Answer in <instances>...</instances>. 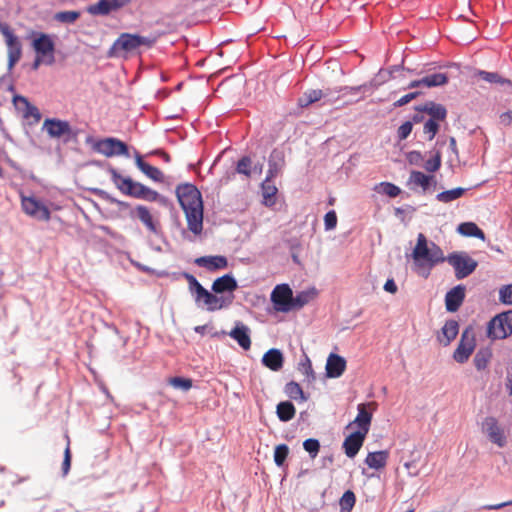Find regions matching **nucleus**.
<instances>
[{
  "label": "nucleus",
  "instance_id": "f257e3e1",
  "mask_svg": "<svg viewBox=\"0 0 512 512\" xmlns=\"http://www.w3.org/2000/svg\"><path fill=\"white\" fill-rule=\"evenodd\" d=\"M415 272L425 278L430 275L431 269L438 263L447 261L455 270V277L460 280L472 274L478 266L476 260L470 257L466 252H453L447 257L439 246L432 243L428 246L424 234L419 233L416 246L412 252Z\"/></svg>",
  "mask_w": 512,
  "mask_h": 512
},
{
  "label": "nucleus",
  "instance_id": "f03ea898",
  "mask_svg": "<svg viewBox=\"0 0 512 512\" xmlns=\"http://www.w3.org/2000/svg\"><path fill=\"white\" fill-rule=\"evenodd\" d=\"M176 195L183 209L188 229L195 235L203 230V201L200 191L193 184H181L176 188Z\"/></svg>",
  "mask_w": 512,
  "mask_h": 512
},
{
  "label": "nucleus",
  "instance_id": "7ed1b4c3",
  "mask_svg": "<svg viewBox=\"0 0 512 512\" xmlns=\"http://www.w3.org/2000/svg\"><path fill=\"white\" fill-rule=\"evenodd\" d=\"M183 276L189 284V290L194 295L195 302L203 303L208 311L221 310L233 303V296L214 295L205 289L192 274L184 273Z\"/></svg>",
  "mask_w": 512,
  "mask_h": 512
},
{
  "label": "nucleus",
  "instance_id": "20e7f679",
  "mask_svg": "<svg viewBox=\"0 0 512 512\" xmlns=\"http://www.w3.org/2000/svg\"><path fill=\"white\" fill-rule=\"evenodd\" d=\"M158 36H141L138 34L121 33L114 41L109 50L110 56H119L132 53L138 50L139 47L145 46L151 48L157 41Z\"/></svg>",
  "mask_w": 512,
  "mask_h": 512
},
{
  "label": "nucleus",
  "instance_id": "39448f33",
  "mask_svg": "<svg viewBox=\"0 0 512 512\" xmlns=\"http://www.w3.org/2000/svg\"><path fill=\"white\" fill-rule=\"evenodd\" d=\"M112 180L117 188L124 194L137 199L156 201L159 193L142 183L135 182L129 177H122L116 170L111 171Z\"/></svg>",
  "mask_w": 512,
  "mask_h": 512
},
{
  "label": "nucleus",
  "instance_id": "423d86ee",
  "mask_svg": "<svg viewBox=\"0 0 512 512\" xmlns=\"http://www.w3.org/2000/svg\"><path fill=\"white\" fill-rule=\"evenodd\" d=\"M90 142L95 152L108 158L114 156H129L127 144L117 138L108 137L100 140L87 139V143Z\"/></svg>",
  "mask_w": 512,
  "mask_h": 512
},
{
  "label": "nucleus",
  "instance_id": "0eeeda50",
  "mask_svg": "<svg viewBox=\"0 0 512 512\" xmlns=\"http://www.w3.org/2000/svg\"><path fill=\"white\" fill-rule=\"evenodd\" d=\"M0 32L5 38L8 56V70L11 71L22 57V44L20 39L6 23L0 22Z\"/></svg>",
  "mask_w": 512,
  "mask_h": 512
},
{
  "label": "nucleus",
  "instance_id": "6e6552de",
  "mask_svg": "<svg viewBox=\"0 0 512 512\" xmlns=\"http://www.w3.org/2000/svg\"><path fill=\"white\" fill-rule=\"evenodd\" d=\"M22 211L29 217L48 222L51 218V212L48 207L34 196H26L20 193Z\"/></svg>",
  "mask_w": 512,
  "mask_h": 512
},
{
  "label": "nucleus",
  "instance_id": "1a4fd4ad",
  "mask_svg": "<svg viewBox=\"0 0 512 512\" xmlns=\"http://www.w3.org/2000/svg\"><path fill=\"white\" fill-rule=\"evenodd\" d=\"M488 337L504 339L512 334V311L495 316L488 324Z\"/></svg>",
  "mask_w": 512,
  "mask_h": 512
},
{
  "label": "nucleus",
  "instance_id": "9d476101",
  "mask_svg": "<svg viewBox=\"0 0 512 512\" xmlns=\"http://www.w3.org/2000/svg\"><path fill=\"white\" fill-rule=\"evenodd\" d=\"M476 346L473 328L467 327L461 334L457 348L453 353V359L458 363H465L473 353Z\"/></svg>",
  "mask_w": 512,
  "mask_h": 512
},
{
  "label": "nucleus",
  "instance_id": "9b49d317",
  "mask_svg": "<svg viewBox=\"0 0 512 512\" xmlns=\"http://www.w3.org/2000/svg\"><path fill=\"white\" fill-rule=\"evenodd\" d=\"M482 432L493 444L502 448L507 444V436L504 428L495 417H486L482 422Z\"/></svg>",
  "mask_w": 512,
  "mask_h": 512
},
{
  "label": "nucleus",
  "instance_id": "f8f14e48",
  "mask_svg": "<svg viewBox=\"0 0 512 512\" xmlns=\"http://www.w3.org/2000/svg\"><path fill=\"white\" fill-rule=\"evenodd\" d=\"M32 47L38 56L47 59V65H53L55 62V44L51 36L45 33H39L32 41Z\"/></svg>",
  "mask_w": 512,
  "mask_h": 512
},
{
  "label": "nucleus",
  "instance_id": "ddd939ff",
  "mask_svg": "<svg viewBox=\"0 0 512 512\" xmlns=\"http://www.w3.org/2000/svg\"><path fill=\"white\" fill-rule=\"evenodd\" d=\"M271 301L277 311L287 312L292 309L293 292L289 285L279 284L271 293Z\"/></svg>",
  "mask_w": 512,
  "mask_h": 512
},
{
  "label": "nucleus",
  "instance_id": "4468645a",
  "mask_svg": "<svg viewBox=\"0 0 512 512\" xmlns=\"http://www.w3.org/2000/svg\"><path fill=\"white\" fill-rule=\"evenodd\" d=\"M133 0H99L87 8L91 15L106 16L128 6Z\"/></svg>",
  "mask_w": 512,
  "mask_h": 512
},
{
  "label": "nucleus",
  "instance_id": "2eb2a0df",
  "mask_svg": "<svg viewBox=\"0 0 512 512\" xmlns=\"http://www.w3.org/2000/svg\"><path fill=\"white\" fill-rule=\"evenodd\" d=\"M42 129L47 132L51 138H61L72 133L71 126L68 121L57 118H46L43 122Z\"/></svg>",
  "mask_w": 512,
  "mask_h": 512
},
{
  "label": "nucleus",
  "instance_id": "dca6fc26",
  "mask_svg": "<svg viewBox=\"0 0 512 512\" xmlns=\"http://www.w3.org/2000/svg\"><path fill=\"white\" fill-rule=\"evenodd\" d=\"M374 405V402L359 404L357 406L358 414L356 418L347 427L356 424L358 426L357 431L367 435L372 421V412L369 411L368 408Z\"/></svg>",
  "mask_w": 512,
  "mask_h": 512
},
{
  "label": "nucleus",
  "instance_id": "f3484780",
  "mask_svg": "<svg viewBox=\"0 0 512 512\" xmlns=\"http://www.w3.org/2000/svg\"><path fill=\"white\" fill-rule=\"evenodd\" d=\"M195 264L203 267L210 272H215L228 267V260L225 256H202L195 259Z\"/></svg>",
  "mask_w": 512,
  "mask_h": 512
},
{
  "label": "nucleus",
  "instance_id": "a211bd4d",
  "mask_svg": "<svg viewBox=\"0 0 512 512\" xmlns=\"http://www.w3.org/2000/svg\"><path fill=\"white\" fill-rule=\"evenodd\" d=\"M465 299V287L457 285L445 295V306L448 312H456Z\"/></svg>",
  "mask_w": 512,
  "mask_h": 512
},
{
  "label": "nucleus",
  "instance_id": "6ab92c4d",
  "mask_svg": "<svg viewBox=\"0 0 512 512\" xmlns=\"http://www.w3.org/2000/svg\"><path fill=\"white\" fill-rule=\"evenodd\" d=\"M238 288L236 279L231 274H225L212 283V291L216 294L230 293L229 296H233V292Z\"/></svg>",
  "mask_w": 512,
  "mask_h": 512
},
{
  "label": "nucleus",
  "instance_id": "aec40b11",
  "mask_svg": "<svg viewBox=\"0 0 512 512\" xmlns=\"http://www.w3.org/2000/svg\"><path fill=\"white\" fill-rule=\"evenodd\" d=\"M346 369V360L338 355L331 353L326 362V375L329 378L340 377Z\"/></svg>",
  "mask_w": 512,
  "mask_h": 512
},
{
  "label": "nucleus",
  "instance_id": "412c9836",
  "mask_svg": "<svg viewBox=\"0 0 512 512\" xmlns=\"http://www.w3.org/2000/svg\"><path fill=\"white\" fill-rule=\"evenodd\" d=\"M366 438V434L355 431L349 436H347L343 443V448L345 450V454L349 458H353L359 452L360 448L363 445V442Z\"/></svg>",
  "mask_w": 512,
  "mask_h": 512
},
{
  "label": "nucleus",
  "instance_id": "4be33fe9",
  "mask_svg": "<svg viewBox=\"0 0 512 512\" xmlns=\"http://www.w3.org/2000/svg\"><path fill=\"white\" fill-rule=\"evenodd\" d=\"M249 333L250 330L245 324L237 322L235 327L229 332V336L234 339L241 348L249 350L251 347V338Z\"/></svg>",
  "mask_w": 512,
  "mask_h": 512
},
{
  "label": "nucleus",
  "instance_id": "5701e85b",
  "mask_svg": "<svg viewBox=\"0 0 512 512\" xmlns=\"http://www.w3.org/2000/svg\"><path fill=\"white\" fill-rule=\"evenodd\" d=\"M135 163L136 166L139 168V170L144 173L148 178L155 182H163L164 181V175L163 173L157 168L154 167L147 162L143 160V157L136 152L135 153Z\"/></svg>",
  "mask_w": 512,
  "mask_h": 512
},
{
  "label": "nucleus",
  "instance_id": "b1692460",
  "mask_svg": "<svg viewBox=\"0 0 512 512\" xmlns=\"http://www.w3.org/2000/svg\"><path fill=\"white\" fill-rule=\"evenodd\" d=\"M283 354L280 350L272 348L262 357V363L272 371H279L283 367Z\"/></svg>",
  "mask_w": 512,
  "mask_h": 512
},
{
  "label": "nucleus",
  "instance_id": "393cba45",
  "mask_svg": "<svg viewBox=\"0 0 512 512\" xmlns=\"http://www.w3.org/2000/svg\"><path fill=\"white\" fill-rule=\"evenodd\" d=\"M420 112H425L430 116V119L442 122L446 119L447 110L442 104L427 102L422 106L417 107Z\"/></svg>",
  "mask_w": 512,
  "mask_h": 512
},
{
  "label": "nucleus",
  "instance_id": "a878e982",
  "mask_svg": "<svg viewBox=\"0 0 512 512\" xmlns=\"http://www.w3.org/2000/svg\"><path fill=\"white\" fill-rule=\"evenodd\" d=\"M389 452L386 450L370 452L366 456L365 463L369 468L379 470L386 466Z\"/></svg>",
  "mask_w": 512,
  "mask_h": 512
},
{
  "label": "nucleus",
  "instance_id": "bb28decb",
  "mask_svg": "<svg viewBox=\"0 0 512 512\" xmlns=\"http://www.w3.org/2000/svg\"><path fill=\"white\" fill-rule=\"evenodd\" d=\"M138 219L145 225L151 233H157V223L154 221L150 210L143 205H138L135 208Z\"/></svg>",
  "mask_w": 512,
  "mask_h": 512
},
{
  "label": "nucleus",
  "instance_id": "cd10ccee",
  "mask_svg": "<svg viewBox=\"0 0 512 512\" xmlns=\"http://www.w3.org/2000/svg\"><path fill=\"white\" fill-rule=\"evenodd\" d=\"M443 338L439 337V341L447 346L454 340L459 332L458 322L455 320L447 321L441 329Z\"/></svg>",
  "mask_w": 512,
  "mask_h": 512
},
{
  "label": "nucleus",
  "instance_id": "c85d7f7f",
  "mask_svg": "<svg viewBox=\"0 0 512 512\" xmlns=\"http://www.w3.org/2000/svg\"><path fill=\"white\" fill-rule=\"evenodd\" d=\"M327 93L320 89H311L303 93L298 99V105L302 108L308 107L309 105L321 100Z\"/></svg>",
  "mask_w": 512,
  "mask_h": 512
},
{
  "label": "nucleus",
  "instance_id": "c756f323",
  "mask_svg": "<svg viewBox=\"0 0 512 512\" xmlns=\"http://www.w3.org/2000/svg\"><path fill=\"white\" fill-rule=\"evenodd\" d=\"M276 414L280 421L288 422L295 417L296 409L291 402L283 401L277 405Z\"/></svg>",
  "mask_w": 512,
  "mask_h": 512
},
{
  "label": "nucleus",
  "instance_id": "7c9ffc66",
  "mask_svg": "<svg viewBox=\"0 0 512 512\" xmlns=\"http://www.w3.org/2000/svg\"><path fill=\"white\" fill-rule=\"evenodd\" d=\"M457 230L460 234L467 237H476L481 240L485 239L484 232L473 222L461 223Z\"/></svg>",
  "mask_w": 512,
  "mask_h": 512
},
{
  "label": "nucleus",
  "instance_id": "2f4dec72",
  "mask_svg": "<svg viewBox=\"0 0 512 512\" xmlns=\"http://www.w3.org/2000/svg\"><path fill=\"white\" fill-rule=\"evenodd\" d=\"M448 75L446 73H433L426 75L422 78L423 87L432 88L443 86L448 82Z\"/></svg>",
  "mask_w": 512,
  "mask_h": 512
},
{
  "label": "nucleus",
  "instance_id": "473e14b6",
  "mask_svg": "<svg viewBox=\"0 0 512 512\" xmlns=\"http://www.w3.org/2000/svg\"><path fill=\"white\" fill-rule=\"evenodd\" d=\"M492 358V352L488 348H482L477 351L474 357V365L477 370L482 371L487 368Z\"/></svg>",
  "mask_w": 512,
  "mask_h": 512
},
{
  "label": "nucleus",
  "instance_id": "72a5a7b5",
  "mask_svg": "<svg viewBox=\"0 0 512 512\" xmlns=\"http://www.w3.org/2000/svg\"><path fill=\"white\" fill-rule=\"evenodd\" d=\"M26 108L22 112L21 116L23 119L28 121L29 125H36L41 120V113L39 109L31 104L30 102H25Z\"/></svg>",
  "mask_w": 512,
  "mask_h": 512
},
{
  "label": "nucleus",
  "instance_id": "f704fd0d",
  "mask_svg": "<svg viewBox=\"0 0 512 512\" xmlns=\"http://www.w3.org/2000/svg\"><path fill=\"white\" fill-rule=\"evenodd\" d=\"M433 178V176L426 175L423 172L412 171L409 181L416 186H420L423 191H426L429 188L430 182L433 180Z\"/></svg>",
  "mask_w": 512,
  "mask_h": 512
},
{
  "label": "nucleus",
  "instance_id": "c9c22d12",
  "mask_svg": "<svg viewBox=\"0 0 512 512\" xmlns=\"http://www.w3.org/2000/svg\"><path fill=\"white\" fill-rule=\"evenodd\" d=\"M277 193V188L272 185L267 177L266 180L262 184V194L264 201L263 203L266 206H272L275 204V195Z\"/></svg>",
  "mask_w": 512,
  "mask_h": 512
},
{
  "label": "nucleus",
  "instance_id": "e433bc0d",
  "mask_svg": "<svg viewBox=\"0 0 512 512\" xmlns=\"http://www.w3.org/2000/svg\"><path fill=\"white\" fill-rule=\"evenodd\" d=\"M478 76L489 83H496L500 85H509L512 87V82L509 79L503 78L496 72L478 71Z\"/></svg>",
  "mask_w": 512,
  "mask_h": 512
},
{
  "label": "nucleus",
  "instance_id": "4c0bfd02",
  "mask_svg": "<svg viewBox=\"0 0 512 512\" xmlns=\"http://www.w3.org/2000/svg\"><path fill=\"white\" fill-rule=\"evenodd\" d=\"M286 395L293 400L306 401L307 397L304 395V392L301 386L294 381H291L285 386Z\"/></svg>",
  "mask_w": 512,
  "mask_h": 512
},
{
  "label": "nucleus",
  "instance_id": "58836bf2",
  "mask_svg": "<svg viewBox=\"0 0 512 512\" xmlns=\"http://www.w3.org/2000/svg\"><path fill=\"white\" fill-rule=\"evenodd\" d=\"M464 192H465L464 188L458 187V188H454L451 190L443 191V192L437 194L436 198L440 202L448 203V202H451L453 200H456V199L462 197Z\"/></svg>",
  "mask_w": 512,
  "mask_h": 512
},
{
  "label": "nucleus",
  "instance_id": "ea45409f",
  "mask_svg": "<svg viewBox=\"0 0 512 512\" xmlns=\"http://www.w3.org/2000/svg\"><path fill=\"white\" fill-rule=\"evenodd\" d=\"M356 503V496L353 491L347 490L340 498L339 505L341 512H350Z\"/></svg>",
  "mask_w": 512,
  "mask_h": 512
},
{
  "label": "nucleus",
  "instance_id": "a19ab883",
  "mask_svg": "<svg viewBox=\"0 0 512 512\" xmlns=\"http://www.w3.org/2000/svg\"><path fill=\"white\" fill-rule=\"evenodd\" d=\"M81 16L79 11H60L54 15V20L60 23L72 24Z\"/></svg>",
  "mask_w": 512,
  "mask_h": 512
},
{
  "label": "nucleus",
  "instance_id": "79ce46f5",
  "mask_svg": "<svg viewBox=\"0 0 512 512\" xmlns=\"http://www.w3.org/2000/svg\"><path fill=\"white\" fill-rule=\"evenodd\" d=\"M298 370L302 375L305 376V380L307 382L310 383L315 380L316 377L313 372L312 363L308 357L299 363Z\"/></svg>",
  "mask_w": 512,
  "mask_h": 512
},
{
  "label": "nucleus",
  "instance_id": "37998d69",
  "mask_svg": "<svg viewBox=\"0 0 512 512\" xmlns=\"http://www.w3.org/2000/svg\"><path fill=\"white\" fill-rule=\"evenodd\" d=\"M289 454V447L286 444H280L274 450V462L277 466H282Z\"/></svg>",
  "mask_w": 512,
  "mask_h": 512
},
{
  "label": "nucleus",
  "instance_id": "c03bdc74",
  "mask_svg": "<svg viewBox=\"0 0 512 512\" xmlns=\"http://www.w3.org/2000/svg\"><path fill=\"white\" fill-rule=\"evenodd\" d=\"M303 448L309 453L310 457L314 459L320 450V443L317 439L309 438L303 442Z\"/></svg>",
  "mask_w": 512,
  "mask_h": 512
},
{
  "label": "nucleus",
  "instance_id": "a18cd8bd",
  "mask_svg": "<svg viewBox=\"0 0 512 512\" xmlns=\"http://www.w3.org/2000/svg\"><path fill=\"white\" fill-rule=\"evenodd\" d=\"M439 131V121L428 119L424 123L423 132L428 136V140H432Z\"/></svg>",
  "mask_w": 512,
  "mask_h": 512
},
{
  "label": "nucleus",
  "instance_id": "49530a36",
  "mask_svg": "<svg viewBox=\"0 0 512 512\" xmlns=\"http://www.w3.org/2000/svg\"><path fill=\"white\" fill-rule=\"evenodd\" d=\"M169 384L176 389L187 391L192 387V380L183 377H172L169 379Z\"/></svg>",
  "mask_w": 512,
  "mask_h": 512
},
{
  "label": "nucleus",
  "instance_id": "de8ad7c7",
  "mask_svg": "<svg viewBox=\"0 0 512 512\" xmlns=\"http://www.w3.org/2000/svg\"><path fill=\"white\" fill-rule=\"evenodd\" d=\"M251 159L247 156L245 157H242L238 163H237V167H236V171L237 173L239 174H243L247 177H250L251 176Z\"/></svg>",
  "mask_w": 512,
  "mask_h": 512
},
{
  "label": "nucleus",
  "instance_id": "09e8293b",
  "mask_svg": "<svg viewBox=\"0 0 512 512\" xmlns=\"http://www.w3.org/2000/svg\"><path fill=\"white\" fill-rule=\"evenodd\" d=\"M499 300L503 304L512 305V284L500 288Z\"/></svg>",
  "mask_w": 512,
  "mask_h": 512
},
{
  "label": "nucleus",
  "instance_id": "8fccbe9b",
  "mask_svg": "<svg viewBox=\"0 0 512 512\" xmlns=\"http://www.w3.org/2000/svg\"><path fill=\"white\" fill-rule=\"evenodd\" d=\"M425 169L428 172H436L441 167V154L440 152H436V154L429 160L426 161L424 165Z\"/></svg>",
  "mask_w": 512,
  "mask_h": 512
},
{
  "label": "nucleus",
  "instance_id": "3c124183",
  "mask_svg": "<svg viewBox=\"0 0 512 512\" xmlns=\"http://www.w3.org/2000/svg\"><path fill=\"white\" fill-rule=\"evenodd\" d=\"M380 186L382 188V192L392 198L397 197L401 192L400 188L393 183L382 182Z\"/></svg>",
  "mask_w": 512,
  "mask_h": 512
},
{
  "label": "nucleus",
  "instance_id": "603ef678",
  "mask_svg": "<svg viewBox=\"0 0 512 512\" xmlns=\"http://www.w3.org/2000/svg\"><path fill=\"white\" fill-rule=\"evenodd\" d=\"M413 124L411 121L404 122L397 130V137L399 141L405 140L412 132Z\"/></svg>",
  "mask_w": 512,
  "mask_h": 512
},
{
  "label": "nucleus",
  "instance_id": "864d4df0",
  "mask_svg": "<svg viewBox=\"0 0 512 512\" xmlns=\"http://www.w3.org/2000/svg\"><path fill=\"white\" fill-rule=\"evenodd\" d=\"M311 299V295L309 292H301L296 295V297H293V303L292 308L294 307H303L306 305Z\"/></svg>",
  "mask_w": 512,
  "mask_h": 512
},
{
  "label": "nucleus",
  "instance_id": "5fc2aeb1",
  "mask_svg": "<svg viewBox=\"0 0 512 512\" xmlns=\"http://www.w3.org/2000/svg\"><path fill=\"white\" fill-rule=\"evenodd\" d=\"M324 225L326 230H332L337 225V215L334 210H331L325 214Z\"/></svg>",
  "mask_w": 512,
  "mask_h": 512
},
{
  "label": "nucleus",
  "instance_id": "6e6d98bb",
  "mask_svg": "<svg viewBox=\"0 0 512 512\" xmlns=\"http://www.w3.org/2000/svg\"><path fill=\"white\" fill-rule=\"evenodd\" d=\"M71 467V451H70V441L68 440L67 446L64 451V459L62 463V471L63 475H67Z\"/></svg>",
  "mask_w": 512,
  "mask_h": 512
},
{
  "label": "nucleus",
  "instance_id": "4d7b16f0",
  "mask_svg": "<svg viewBox=\"0 0 512 512\" xmlns=\"http://www.w3.org/2000/svg\"><path fill=\"white\" fill-rule=\"evenodd\" d=\"M419 95H420V92H418V91L408 93V94L402 96L400 99H398L394 103V106L395 107L404 106V105L408 104L409 102H411L412 100H414L415 98H417Z\"/></svg>",
  "mask_w": 512,
  "mask_h": 512
},
{
  "label": "nucleus",
  "instance_id": "13d9d810",
  "mask_svg": "<svg viewBox=\"0 0 512 512\" xmlns=\"http://www.w3.org/2000/svg\"><path fill=\"white\" fill-rule=\"evenodd\" d=\"M13 105L15 107V109L20 113L22 114V112L24 111V109L26 108V105H25V102H29L28 99L24 96H21V95H15L13 97Z\"/></svg>",
  "mask_w": 512,
  "mask_h": 512
},
{
  "label": "nucleus",
  "instance_id": "bf43d9fd",
  "mask_svg": "<svg viewBox=\"0 0 512 512\" xmlns=\"http://www.w3.org/2000/svg\"><path fill=\"white\" fill-rule=\"evenodd\" d=\"M407 160L410 164L419 165L422 160V154L419 151H411L407 155Z\"/></svg>",
  "mask_w": 512,
  "mask_h": 512
},
{
  "label": "nucleus",
  "instance_id": "052dcab7",
  "mask_svg": "<svg viewBox=\"0 0 512 512\" xmlns=\"http://www.w3.org/2000/svg\"><path fill=\"white\" fill-rule=\"evenodd\" d=\"M500 122L504 126H512V110L502 113L500 115Z\"/></svg>",
  "mask_w": 512,
  "mask_h": 512
},
{
  "label": "nucleus",
  "instance_id": "680f3d73",
  "mask_svg": "<svg viewBox=\"0 0 512 512\" xmlns=\"http://www.w3.org/2000/svg\"><path fill=\"white\" fill-rule=\"evenodd\" d=\"M397 289V285L395 284L393 279H388L384 284V290L389 293L395 294L397 292Z\"/></svg>",
  "mask_w": 512,
  "mask_h": 512
},
{
  "label": "nucleus",
  "instance_id": "e2e57ef3",
  "mask_svg": "<svg viewBox=\"0 0 512 512\" xmlns=\"http://www.w3.org/2000/svg\"><path fill=\"white\" fill-rule=\"evenodd\" d=\"M41 64L47 65V59L42 56L36 55V58L32 64V68L34 70H37Z\"/></svg>",
  "mask_w": 512,
  "mask_h": 512
},
{
  "label": "nucleus",
  "instance_id": "0e129e2a",
  "mask_svg": "<svg viewBox=\"0 0 512 512\" xmlns=\"http://www.w3.org/2000/svg\"><path fill=\"white\" fill-rule=\"evenodd\" d=\"M508 505H512V500L508 501V502H503V503L487 506L486 509H488V510H498V509H501V508H503L505 506H508Z\"/></svg>",
  "mask_w": 512,
  "mask_h": 512
},
{
  "label": "nucleus",
  "instance_id": "69168bd1",
  "mask_svg": "<svg viewBox=\"0 0 512 512\" xmlns=\"http://www.w3.org/2000/svg\"><path fill=\"white\" fill-rule=\"evenodd\" d=\"M153 154H157L159 156H161V158L165 161V162H170L171 160V157L168 153L162 151V150H156L153 152Z\"/></svg>",
  "mask_w": 512,
  "mask_h": 512
},
{
  "label": "nucleus",
  "instance_id": "338daca9",
  "mask_svg": "<svg viewBox=\"0 0 512 512\" xmlns=\"http://www.w3.org/2000/svg\"><path fill=\"white\" fill-rule=\"evenodd\" d=\"M421 86H423L422 78H421V79H419V80H413V81H411V82L408 84L407 88L412 89V88H418V87H421Z\"/></svg>",
  "mask_w": 512,
  "mask_h": 512
},
{
  "label": "nucleus",
  "instance_id": "774afa93",
  "mask_svg": "<svg viewBox=\"0 0 512 512\" xmlns=\"http://www.w3.org/2000/svg\"><path fill=\"white\" fill-rule=\"evenodd\" d=\"M424 120V117L423 115H420V114H415L413 117H412V123H420Z\"/></svg>",
  "mask_w": 512,
  "mask_h": 512
}]
</instances>
